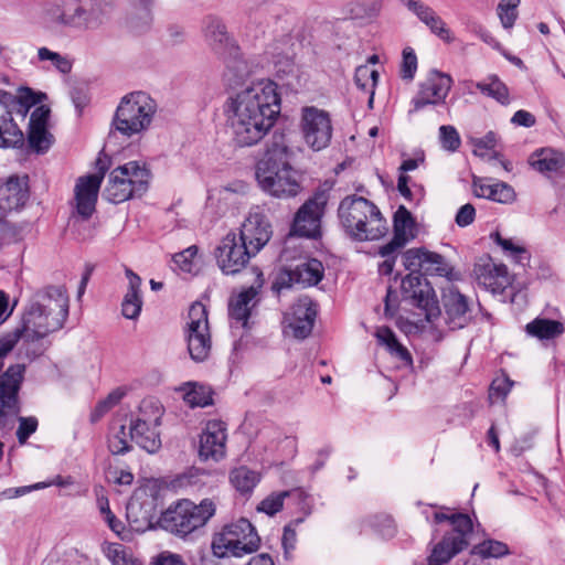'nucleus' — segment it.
I'll use <instances>...</instances> for the list:
<instances>
[{
    "label": "nucleus",
    "instance_id": "nucleus-1",
    "mask_svg": "<svg viewBox=\"0 0 565 565\" xmlns=\"http://www.w3.org/2000/svg\"><path fill=\"white\" fill-rule=\"evenodd\" d=\"M227 55L223 77L228 85L237 86L223 106L226 124L236 147H253L269 134L280 115L278 85L269 78L241 84L248 75V65L238 50Z\"/></svg>",
    "mask_w": 565,
    "mask_h": 565
},
{
    "label": "nucleus",
    "instance_id": "nucleus-2",
    "mask_svg": "<svg viewBox=\"0 0 565 565\" xmlns=\"http://www.w3.org/2000/svg\"><path fill=\"white\" fill-rule=\"evenodd\" d=\"M67 316L68 296L64 288L47 287L33 294L23 308L19 326L11 331L21 340L19 356L29 360L41 356L46 350L43 340L58 331Z\"/></svg>",
    "mask_w": 565,
    "mask_h": 565
},
{
    "label": "nucleus",
    "instance_id": "nucleus-3",
    "mask_svg": "<svg viewBox=\"0 0 565 565\" xmlns=\"http://www.w3.org/2000/svg\"><path fill=\"white\" fill-rule=\"evenodd\" d=\"M291 156L292 151L284 137H274L255 172L257 183L265 193L289 199L301 192L299 173L290 164Z\"/></svg>",
    "mask_w": 565,
    "mask_h": 565
},
{
    "label": "nucleus",
    "instance_id": "nucleus-4",
    "mask_svg": "<svg viewBox=\"0 0 565 565\" xmlns=\"http://www.w3.org/2000/svg\"><path fill=\"white\" fill-rule=\"evenodd\" d=\"M338 216L345 233L355 241H374L384 236L387 222L379 207L365 198L349 195L339 205Z\"/></svg>",
    "mask_w": 565,
    "mask_h": 565
},
{
    "label": "nucleus",
    "instance_id": "nucleus-5",
    "mask_svg": "<svg viewBox=\"0 0 565 565\" xmlns=\"http://www.w3.org/2000/svg\"><path fill=\"white\" fill-rule=\"evenodd\" d=\"M157 109L156 100L147 93L127 94L116 108L113 125L125 137H141L150 129Z\"/></svg>",
    "mask_w": 565,
    "mask_h": 565
},
{
    "label": "nucleus",
    "instance_id": "nucleus-6",
    "mask_svg": "<svg viewBox=\"0 0 565 565\" xmlns=\"http://www.w3.org/2000/svg\"><path fill=\"white\" fill-rule=\"evenodd\" d=\"M151 172L139 161H129L113 169L104 190L107 201L118 204L145 194L150 184Z\"/></svg>",
    "mask_w": 565,
    "mask_h": 565
},
{
    "label": "nucleus",
    "instance_id": "nucleus-7",
    "mask_svg": "<svg viewBox=\"0 0 565 565\" xmlns=\"http://www.w3.org/2000/svg\"><path fill=\"white\" fill-rule=\"evenodd\" d=\"M215 513V504L204 499L200 504L181 500L169 507L159 518L158 524L164 531L184 537L204 526Z\"/></svg>",
    "mask_w": 565,
    "mask_h": 565
},
{
    "label": "nucleus",
    "instance_id": "nucleus-8",
    "mask_svg": "<svg viewBox=\"0 0 565 565\" xmlns=\"http://www.w3.org/2000/svg\"><path fill=\"white\" fill-rule=\"evenodd\" d=\"M259 543L260 539L253 524L246 519H239L227 524L213 539L212 551L218 558L228 556L241 557L255 552Z\"/></svg>",
    "mask_w": 565,
    "mask_h": 565
},
{
    "label": "nucleus",
    "instance_id": "nucleus-9",
    "mask_svg": "<svg viewBox=\"0 0 565 565\" xmlns=\"http://www.w3.org/2000/svg\"><path fill=\"white\" fill-rule=\"evenodd\" d=\"M45 22L53 29L96 30L105 22L100 8H85L78 3L55 4L46 10Z\"/></svg>",
    "mask_w": 565,
    "mask_h": 565
},
{
    "label": "nucleus",
    "instance_id": "nucleus-10",
    "mask_svg": "<svg viewBox=\"0 0 565 565\" xmlns=\"http://www.w3.org/2000/svg\"><path fill=\"white\" fill-rule=\"evenodd\" d=\"M298 129L302 141L313 151L326 149L332 138L333 127L329 111L317 106L300 109Z\"/></svg>",
    "mask_w": 565,
    "mask_h": 565
},
{
    "label": "nucleus",
    "instance_id": "nucleus-11",
    "mask_svg": "<svg viewBox=\"0 0 565 565\" xmlns=\"http://www.w3.org/2000/svg\"><path fill=\"white\" fill-rule=\"evenodd\" d=\"M452 530L433 548L428 565H444L468 547L472 535V521L467 514L458 513L451 518Z\"/></svg>",
    "mask_w": 565,
    "mask_h": 565
},
{
    "label": "nucleus",
    "instance_id": "nucleus-12",
    "mask_svg": "<svg viewBox=\"0 0 565 565\" xmlns=\"http://www.w3.org/2000/svg\"><path fill=\"white\" fill-rule=\"evenodd\" d=\"M186 342L189 354L193 361L203 362L209 358L212 341L207 311L201 302L193 303L189 310Z\"/></svg>",
    "mask_w": 565,
    "mask_h": 565
},
{
    "label": "nucleus",
    "instance_id": "nucleus-13",
    "mask_svg": "<svg viewBox=\"0 0 565 565\" xmlns=\"http://www.w3.org/2000/svg\"><path fill=\"white\" fill-rule=\"evenodd\" d=\"M328 201V190L321 189L316 191L296 213L292 225L294 233L308 238L318 237L321 232V218Z\"/></svg>",
    "mask_w": 565,
    "mask_h": 565
},
{
    "label": "nucleus",
    "instance_id": "nucleus-14",
    "mask_svg": "<svg viewBox=\"0 0 565 565\" xmlns=\"http://www.w3.org/2000/svg\"><path fill=\"white\" fill-rule=\"evenodd\" d=\"M452 78L445 73L431 71L419 83L417 94L411 100L409 114L417 113L426 106L444 103L451 89Z\"/></svg>",
    "mask_w": 565,
    "mask_h": 565
},
{
    "label": "nucleus",
    "instance_id": "nucleus-15",
    "mask_svg": "<svg viewBox=\"0 0 565 565\" xmlns=\"http://www.w3.org/2000/svg\"><path fill=\"white\" fill-rule=\"evenodd\" d=\"M271 224L263 206H253L244 220L238 238L255 255L269 242Z\"/></svg>",
    "mask_w": 565,
    "mask_h": 565
},
{
    "label": "nucleus",
    "instance_id": "nucleus-16",
    "mask_svg": "<svg viewBox=\"0 0 565 565\" xmlns=\"http://www.w3.org/2000/svg\"><path fill=\"white\" fill-rule=\"evenodd\" d=\"M255 255L235 233H228L215 250L217 266L225 275L239 273Z\"/></svg>",
    "mask_w": 565,
    "mask_h": 565
},
{
    "label": "nucleus",
    "instance_id": "nucleus-17",
    "mask_svg": "<svg viewBox=\"0 0 565 565\" xmlns=\"http://www.w3.org/2000/svg\"><path fill=\"white\" fill-rule=\"evenodd\" d=\"M96 163L98 172L79 177L74 189L76 212L85 220L90 217L95 211L102 180L107 169L106 162L102 158H98Z\"/></svg>",
    "mask_w": 565,
    "mask_h": 565
},
{
    "label": "nucleus",
    "instance_id": "nucleus-18",
    "mask_svg": "<svg viewBox=\"0 0 565 565\" xmlns=\"http://www.w3.org/2000/svg\"><path fill=\"white\" fill-rule=\"evenodd\" d=\"M441 302L450 329H461L470 322V300L456 286L448 284L443 288Z\"/></svg>",
    "mask_w": 565,
    "mask_h": 565
},
{
    "label": "nucleus",
    "instance_id": "nucleus-19",
    "mask_svg": "<svg viewBox=\"0 0 565 565\" xmlns=\"http://www.w3.org/2000/svg\"><path fill=\"white\" fill-rule=\"evenodd\" d=\"M226 426L221 420H209L200 435L199 456L202 460L218 461L226 452Z\"/></svg>",
    "mask_w": 565,
    "mask_h": 565
},
{
    "label": "nucleus",
    "instance_id": "nucleus-20",
    "mask_svg": "<svg viewBox=\"0 0 565 565\" xmlns=\"http://www.w3.org/2000/svg\"><path fill=\"white\" fill-rule=\"evenodd\" d=\"M324 268L320 260L308 259L295 268L284 269L276 281L279 289L298 285L302 288L317 285L323 278Z\"/></svg>",
    "mask_w": 565,
    "mask_h": 565
},
{
    "label": "nucleus",
    "instance_id": "nucleus-21",
    "mask_svg": "<svg viewBox=\"0 0 565 565\" xmlns=\"http://www.w3.org/2000/svg\"><path fill=\"white\" fill-rule=\"evenodd\" d=\"M473 275L478 285L492 294H501L511 282L507 266L494 263L490 257L476 263Z\"/></svg>",
    "mask_w": 565,
    "mask_h": 565
},
{
    "label": "nucleus",
    "instance_id": "nucleus-22",
    "mask_svg": "<svg viewBox=\"0 0 565 565\" xmlns=\"http://www.w3.org/2000/svg\"><path fill=\"white\" fill-rule=\"evenodd\" d=\"M255 273L257 276V286H250L242 290L230 300L228 315L232 326L242 328L248 326V319L258 302L257 296L263 285V274L257 269H255Z\"/></svg>",
    "mask_w": 565,
    "mask_h": 565
},
{
    "label": "nucleus",
    "instance_id": "nucleus-23",
    "mask_svg": "<svg viewBox=\"0 0 565 565\" xmlns=\"http://www.w3.org/2000/svg\"><path fill=\"white\" fill-rule=\"evenodd\" d=\"M317 316V306L309 298H300L290 312L285 316V323L297 339L307 338L313 328Z\"/></svg>",
    "mask_w": 565,
    "mask_h": 565
},
{
    "label": "nucleus",
    "instance_id": "nucleus-24",
    "mask_svg": "<svg viewBox=\"0 0 565 565\" xmlns=\"http://www.w3.org/2000/svg\"><path fill=\"white\" fill-rule=\"evenodd\" d=\"M12 94L0 89V148H17L23 145L24 135L11 117Z\"/></svg>",
    "mask_w": 565,
    "mask_h": 565
},
{
    "label": "nucleus",
    "instance_id": "nucleus-25",
    "mask_svg": "<svg viewBox=\"0 0 565 565\" xmlns=\"http://www.w3.org/2000/svg\"><path fill=\"white\" fill-rule=\"evenodd\" d=\"M416 236L415 221L411 212L399 206L394 215V236L379 249L380 256H385L392 252H399L408 242Z\"/></svg>",
    "mask_w": 565,
    "mask_h": 565
},
{
    "label": "nucleus",
    "instance_id": "nucleus-26",
    "mask_svg": "<svg viewBox=\"0 0 565 565\" xmlns=\"http://www.w3.org/2000/svg\"><path fill=\"white\" fill-rule=\"evenodd\" d=\"M29 199L28 177H10L0 186L1 216L24 206Z\"/></svg>",
    "mask_w": 565,
    "mask_h": 565
},
{
    "label": "nucleus",
    "instance_id": "nucleus-27",
    "mask_svg": "<svg viewBox=\"0 0 565 565\" xmlns=\"http://www.w3.org/2000/svg\"><path fill=\"white\" fill-rule=\"evenodd\" d=\"M472 190L476 196L492 200L502 204H511L515 201L514 189L501 181L491 182L489 179L473 177Z\"/></svg>",
    "mask_w": 565,
    "mask_h": 565
},
{
    "label": "nucleus",
    "instance_id": "nucleus-28",
    "mask_svg": "<svg viewBox=\"0 0 565 565\" xmlns=\"http://www.w3.org/2000/svg\"><path fill=\"white\" fill-rule=\"evenodd\" d=\"M125 274L128 279V286L121 301V313L126 319L137 320L143 306L142 280L130 268H126Z\"/></svg>",
    "mask_w": 565,
    "mask_h": 565
},
{
    "label": "nucleus",
    "instance_id": "nucleus-29",
    "mask_svg": "<svg viewBox=\"0 0 565 565\" xmlns=\"http://www.w3.org/2000/svg\"><path fill=\"white\" fill-rule=\"evenodd\" d=\"M401 289L404 300L418 308L426 309L430 301V288L420 274L409 273L402 279Z\"/></svg>",
    "mask_w": 565,
    "mask_h": 565
},
{
    "label": "nucleus",
    "instance_id": "nucleus-30",
    "mask_svg": "<svg viewBox=\"0 0 565 565\" xmlns=\"http://www.w3.org/2000/svg\"><path fill=\"white\" fill-rule=\"evenodd\" d=\"M204 34L209 45L217 54L224 55L237 51V46L228 35L226 26L221 20L216 18H209L205 24Z\"/></svg>",
    "mask_w": 565,
    "mask_h": 565
},
{
    "label": "nucleus",
    "instance_id": "nucleus-31",
    "mask_svg": "<svg viewBox=\"0 0 565 565\" xmlns=\"http://www.w3.org/2000/svg\"><path fill=\"white\" fill-rule=\"evenodd\" d=\"M536 171L550 175L565 170V154L552 148L536 150L529 160Z\"/></svg>",
    "mask_w": 565,
    "mask_h": 565
},
{
    "label": "nucleus",
    "instance_id": "nucleus-32",
    "mask_svg": "<svg viewBox=\"0 0 565 565\" xmlns=\"http://www.w3.org/2000/svg\"><path fill=\"white\" fill-rule=\"evenodd\" d=\"M298 41L291 34H282L277 36L270 45V54L274 63L281 67L279 71L287 72L292 66V61L296 55Z\"/></svg>",
    "mask_w": 565,
    "mask_h": 565
},
{
    "label": "nucleus",
    "instance_id": "nucleus-33",
    "mask_svg": "<svg viewBox=\"0 0 565 565\" xmlns=\"http://www.w3.org/2000/svg\"><path fill=\"white\" fill-rule=\"evenodd\" d=\"M130 438L149 454L157 452L161 447V438L158 427L147 425L142 420L131 422Z\"/></svg>",
    "mask_w": 565,
    "mask_h": 565
},
{
    "label": "nucleus",
    "instance_id": "nucleus-34",
    "mask_svg": "<svg viewBox=\"0 0 565 565\" xmlns=\"http://www.w3.org/2000/svg\"><path fill=\"white\" fill-rule=\"evenodd\" d=\"M525 332L541 341L553 340L565 332V327L557 320L535 318L525 326Z\"/></svg>",
    "mask_w": 565,
    "mask_h": 565
},
{
    "label": "nucleus",
    "instance_id": "nucleus-35",
    "mask_svg": "<svg viewBox=\"0 0 565 565\" xmlns=\"http://www.w3.org/2000/svg\"><path fill=\"white\" fill-rule=\"evenodd\" d=\"M375 337L379 343L387 349L391 358L398 359L404 366H411L413 363L412 355L408 350L402 345L394 332L387 327H380L376 329Z\"/></svg>",
    "mask_w": 565,
    "mask_h": 565
},
{
    "label": "nucleus",
    "instance_id": "nucleus-36",
    "mask_svg": "<svg viewBox=\"0 0 565 565\" xmlns=\"http://www.w3.org/2000/svg\"><path fill=\"white\" fill-rule=\"evenodd\" d=\"M154 0H131L129 26L136 32L147 30L152 23V6Z\"/></svg>",
    "mask_w": 565,
    "mask_h": 565
},
{
    "label": "nucleus",
    "instance_id": "nucleus-37",
    "mask_svg": "<svg viewBox=\"0 0 565 565\" xmlns=\"http://www.w3.org/2000/svg\"><path fill=\"white\" fill-rule=\"evenodd\" d=\"M127 520L132 531L145 532L152 525V513L150 504L146 507L137 499L127 504Z\"/></svg>",
    "mask_w": 565,
    "mask_h": 565
},
{
    "label": "nucleus",
    "instance_id": "nucleus-38",
    "mask_svg": "<svg viewBox=\"0 0 565 565\" xmlns=\"http://www.w3.org/2000/svg\"><path fill=\"white\" fill-rule=\"evenodd\" d=\"M494 242L502 248L504 255L512 262L525 266L530 263V252L524 244L518 238H505L499 233L493 235Z\"/></svg>",
    "mask_w": 565,
    "mask_h": 565
},
{
    "label": "nucleus",
    "instance_id": "nucleus-39",
    "mask_svg": "<svg viewBox=\"0 0 565 565\" xmlns=\"http://www.w3.org/2000/svg\"><path fill=\"white\" fill-rule=\"evenodd\" d=\"M130 428L124 424L114 423L109 428L108 448L114 455H124L130 450Z\"/></svg>",
    "mask_w": 565,
    "mask_h": 565
},
{
    "label": "nucleus",
    "instance_id": "nucleus-40",
    "mask_svg": "<svg viewBox=\"0 0 565 565\" xmlns=\"http://www.w3.org/2000/svg\"><path fill=\"white\" fill-rule=\"evenodd\" d=\"M423 273L426 275L444 276L449 280L457 278V274L454 271L452 266L446 260V258L440 254L429 250H427L426 254Z\"/></svg>",
    "mask_w": 565,
    "mask_h": 565
},
{
    "label": "nucleus",
    "instance_id": "nucleus-41",
    "mask_svg": "<svg viewBox=\"0 0 565 565\" xmlns=\"http://www.w3.org/2000/svg\"><path fill=\"white\" fill-rule=\"evenodd\" d=\"M379 73L369 65H361L356 67L354 74V82L356 86L369 94V106L372 107L375 86L377 84Z\"/></svg>",
    "mask_w": 565,
    "mask_h": 565
},
{
    "label": "nucleus",
    "instance_id": "nucleus-42",
    "mask_svg": "<svg viewBox=\"0 0 565 565\" xmlns=\"http://www.w3.org/2000/svg\"><path fill=\"white\" fill-rule=\"evenodd\" d=\"M476 87L486 96L495 99L498 103L502 105H508L510 103L509 99V89L503 82L499 79L498 76H490L483 82H478Z\"/></svg>",
    "mask_w": 565,
    "mask_h": 565
},
{
    "label": "nucleus",
    "instance_id": "nucleus-43",
    "mask_svg": "<svg viewBox=\"0 0 565 565\" xmlns=\"http://www.w3.org/2000/svg\"><path fill=\"white\" fill-rule=\"evenodd\" d=\"M230 479L237 491L248 493L259 482V475L246 467H238L232 470Z\"/></svg>",
    "mask_w": 565,
    "mask_h": 565
},
{
    "label": "nucleus",
    "instance_id": "nucleus-44",
    "mask_svg": "<svg viewBox=\"0 0 565 565\" xmlns=\"http://www.w3.org/2000/svg\"><path fill=\"white\" fill-rule=\"evenodd\" d=\"M163 407L162 405L152 398L143 399L140 403L138 414L132 422H145L147 425H152L159 427L161 424V418L163 416Z\"/></svg>",
    "mask_w": 565,
    "mask_h": 565
},
{
    "label": "nucleus",
    "instance_id": "nucleus-45",
    "mask_svg": "<svg viewBox=\"0 0 565 565\" xmlns=\"http://www.w3.org/2000/svg\"><path fill=\"white\" fill-rule=\"evenodd\" d=\"M198 247L192 245L173 256L174 268L182 273L193 274L199 270Z\"/></svg>",
    "mask_w": 565,
    "mask_h": 565
},
{
    "label": "nucleus",
    "instance_id": "nucleus-46",
    "mask_svg": "<svg viewBox=\"0 0 565 565\" xmlns=\"http://www.w3.org/2000/svg\"><path fill=\"white\" fill-rule=\"evenodd\" d=\"M296 494L301 495L302 491L296 489L291 491L273 492L260 501L257 507V511L264 512L270 516L275 515L282 509L285 499Z\"/></svg>",
    "mask_w": 565,
    "mask_h": 565
},
{
    "label": "nucleus",
    "instance_id": "nucleus-47",
    "mask_svg": "<svg viewBox=\"0 0 565 565\" xmlns=\"http://www.w3.org/2000/svg\"><path fill=\"white\" fill-rule=\"evenodd\" d=\"M36 57L39 62H49L52 67L62 74H67L72 70V62L65 55L54 52L45 46L39 47Z\"/></svg>",
    "mask_w": 565,
    "mask_h": 565
},
{
    "label": "nucleus",
    "instance_id": "nucleus-48",
    "mask_svg": "<svg viewBox=\"0 0 565 565\" xmlns=\"http://www.w3.org/2000/svg\"><path fill=\"white\" fill-rule=\"evenodd\" d=\"M104 554L113 565H141L135 559L126 547L119 543H108L103 547Z\"/></svg>",
    "mask_w": 565,
    "mask_h": 565
},
{
    "label": "nucleus",
    "instance_id": "nucleus-49",
    "mask_svg": "<svg viewBox=\"0 0 565 565\" xmlns=\"http://www.w3.org/2000/svg\"><path fill=\"white\" fill-rule=\"evenodd\" d=\"M13 96V104L18 102V111L24 117L29 109L33 106L41 105L45 95L42 93H35L29 87H22L18 90V95Z\"/></svg>",
    "mask_w": 565,
    "mask_h": 565
},
{
    "label": "nucleus",
    "instance_id": "nucleus-50",
    "mask_svg": "<svg viewBox=\"0 0 565 565\" xmlns=\"http://www.w3.org/2000/svg\"><path fill=\"white\" fill-rule=\"evenodd\" d=\"M125 393L124 391H111L104 399H100L90 413V422L97 423L110 409L120 403Z\"/></svg>",
    "mask_w": 565,
    "mask_h": 565
},
{
    "label": "nucleus",
    "instance_id": "nucleus-51",
    "mask_svg": "<svg viewBox=\"0 0 565 565\" xmlns=\"http://www.w3.org/2000/svg\"><path fill=\"white\" fill-rule=\"evenodd\" d=\"M381 11V2L379 0L356 1L350 4V14L353 19H373Z\"/></svg>",
    "mask_w": 565,
    "mask_h": 565
},
{
    "label": "nucleus",
    "instance_id": "nucleus-52",
    "mask_svg": "<svg viewBox=\"0 0 565 565\" xmlns=\"http://www.w3.org/2000/svg\"><path fill=\"white\" fill-rule=\"evenodd\" d=\"M53 142L52 135L46 127H30L29 143L32 149L39 153L47 151Z\"/></svg>",
    "mask_w": 565,
    "mask_h": 565
},
{
    "label": "nucleus",
    "instance_id": "nucleus-53",
    "mask_svg": "<svg viewBox=\"0 0 565 565\" xmlns=\"http://www.w3.org/2000/svg\"><path fill=\"white\" fill-rule=\"evenodd\" d=\"M402 3L412 11L424 24L429 26L433 22L436 23L438 15L429 6L417 0H401Z\"/></svg>",
    "mask_w": 565,
    "mask_h": 565
},
{
    "label": "nucleus",
    "instance_id": "nucleus-54",
    "mask_svg": "<svg viewBox=\"0 0 565 565\" xmlns=\"http://www.w3.org/2000/svg\"><path fill=\"white\" fill-rule=\"evenodd\" d=\"M402 3L412 11L424 24L429 26L433 22L436 23L438 15L429 6L417 0H401Z\"/></svg>",
    "mask_w": 565,
    "mask_h": 565
},
{
    "label": "nucleus",
    "instance_id": "nucleus-55",
    "mask_svg": "<svg viewBox=\"0 0 565 565\" xmlns=\"http://www.w3.org/2000/svg\"><path fill=\"white\" fill-rule=\"evenodd\" d=\"M473 553L482 556L483 558H487V557L498 558V557H502V556L509 554V547L503 542L488 540V541H484L481 544L477 545L473 550Z\"/></svg>",
    "mask_w": 565,
    "mask_h": 565
},
{
    "label": "nucleus",
    "instance_id": "nucleus-56",
    "mask_svg": "<svg viewBox=\"0 0 565 565\" xmlns=\"http://www.w3.org/2000/svg\"><path fill=\"white\" fill-rule=\"evenodd\" d=\"M520 0H501L498 6V15L504 29H511L518 18L516 8Z\"/></svg>",
    "mask_w": 565,
    "mask_h": 565
},
{
    "label": "nucleus",
    "instance_id": "nucleus-57",
    "mask_svg": "<svg viewBox=\"0 0 565 565\" xmlns=\"http://www.w3.org/2000/svg\"><path fill=\"white\" fill-rule=\"evenodd\" d=\"M426 254L427 249L425 248L407 249L403 254L404 267L411 273L419 274V271H423Z\"/></svg>",
    "mask_w": 565,
    "mask_h": 565
},
{
    "label": "nucleus",
    "instance_id": "nucleus-58",
    "mask_svg": "<svg viewBox=\"0 0 565 565\" xmlns=\"http://www.w3.org/2000/svg\"><path fill=\"white\" fill-rule=\"evenodd\" d=\"M282 439V434L276 428H264L258 434L256 444L260 445L265 452L274 454L278 449V444Z\"/></svg>",
    "mask_w": 565,
    "mask_h": 565
},
{
    "label": "nucleus",
    "instance_id": "nucleus-59",
    "mask_svg": "<svg viewBox=\"0 0 565 565\" xmlns=\"http://www.w3.org/2000/svg\"><path fill=\"white\" fill-rule=\"evenodd\" d=\"M24 365H11L0 379V388H20L24 377Z\"/></svg>",
    "mask_w": 565,
    "mask_h": 565
},
{
    "label": "nucleus",
    "instance_id": "nucleus-60",
    "mask_svg": "<svg viewBox=\"0 0 565 565\" xmlns=\"http://www.w3.org/2000/svg\"><path fill=\"white\" fill-rule=\"evenodd\" d=\"M183 401L190 408H203L214 403L212 391H185Z\"/></svg>",
    "mask_w": 565,
    "mask_h": 565
},
{
    "label": "nucleus",
    "instance_id": "nucleus-61",
    "mask_svg": "<svg viewBox=\"0 0 565 565\" xmlns=\"http://www.w3.org/2000/svg\"><path fill=\"white\" fill-rule=\"evenodd\" d=\"M439 139L441 142V146L447 151H456L460 145L461 139L457 131V129L454 126H441L439 128Z\"/></svg>",
    "mask_w": 565,
    "mask_h": 565
},
{
    "label": "nucleus",
    "instance_id": "nucleus-62",
    "mask_svg": "<svg viewBox=\"0 0 565 565\" xmlns=\"http://www.w3.org/2000/svg\"><path fill=\"white\" fill-rule=\"evenodd\" d=\"M417 71V56L412 47L403 50V61L401 65V76L404 79L412 81Z\"/></svg>",
    "mask_w": 565,
    "mask_h": 565
},
{
    "label": "nucleus",
    "instance_id": "nucleus-63",
    "mask_svg": "<svg viewBox=\"0 0 565 565\" xmlns=\"http://www.w3.org/2000/svg\"><path fill=\"white\" fill-rule=\"evenodd\" d=\"M301 522H302L301 519H297L284 527L281 544L284 547L286 558H288V556L291 554V552L296 547V543H297L296 526L299 525Z\"/></svg>",
    "mask_w": 565,
    "mask_h": 565
},
{
    "label": "nucleus",
    "instance_id": "nucleus-64",
    "mask_svg": "<svg viewBox=\"0 0 565 565\" xmlns=\"http://www.w3.org/2000/svg\"><path fill=\"white\" fill-rule=\"evenodd\" d=\"M38 419L35 417H20L19 427L17 429L18 441L23 445L32 434L36 431Z\"/></svg>",
    "mask_w": 565,
    "mask_h": 565
}]
</instances>
